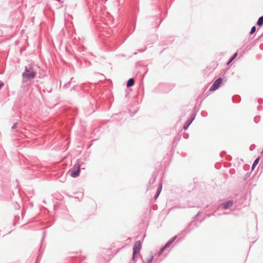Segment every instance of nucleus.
I'll use <instances>...</instances> for the list:
<instances>
[{
    "label": "nucleus",
    "instance_id": "obj_7",
    "mask_svg": "<svg viewBox=\"0 0 263 263\" xmlns=\"http://www.w3.org/2000/svg\"><path fill=\"white\" fill-rule=\"evenodd\" d=\"M134 83H135L134 80L133 79H130L127 81V87H129L132 86L133 85H134Z\"/></svg>",
    "mask_w": 263,
    "mask_h": 263
},
{
    "label": "nucleus",
    "instance_id": "obj_12",
    "mask_svg": "<svg viewBox=\"0 0 263 263\" xmlns=\"http://www.w3.org/2000/svg\"><path fill=\"white\" fill-rule=\"evenodd\" d=\"M193 120V119L192 120H191L190 121H189V122L186 123L184 125L183 128L184 129H186L189 127V126L190 125V124H191V123L192 122Z\"/></svg>",
    "mask_w": 263,
    "mask_h": 263
},
{
    "label": "nucleus",
    "instance_id": "obj_11",
    "mask_svg": "<svg viewBox=\"0 0 263 263\" xmlns=\"http://www.w3.org/2000/svg\"><path fill=\"white\" fill-rule=\"evenodd\" d=\"M176 238V237H174L172 239L169 240L167 243L165 245V247H169L172 243L175 240Z\"/></svg>",
    "mask_w": 263,
    "mask_h": 263
},
{
    "label": "nucleus",
    "instance_id": "obj_4",
    "mask_svg": "<svg viewBox=\"0 0 263 263\" xmlns=\"http://www.w3.org/2000/svg\"><path fill=\"white\" fill-rule=\"evenodd\" d=\"M222 79L221 78H218L217 79L214 83L213 84V85L211 86L210 88V91H215L216 90L219 86L222 84Z\"/></svg>",
    "mask_w": 263,
    "mask_h": 263
},
{
    "label": "nucleus",
    "instance_id": "obj_13",
    "mask_svg": "<svg viewBox=\"0 0 263 263\" xmlns=\"http://www.w3.org/2000/svg\"><path fill=\"white\" fill-rule=\"evenodd\" d=\"M237 53H235V54L233 56V57L231 59V60L228 63V64H229L237 56Z\"/></svg>",
    "mask_w": 263,
    "mask_h": 263
},
{
    "label": "nucleus",
    "instance_id": "obj_2",
    "mask_svg": "<svg viewBox=\"0 0 263 263\" xmlns=\"http://www.w3.org/2000/svg\"><path fill=\"white\" fill-rule=\"evenodd\" d=\"M141 249V242L139 240L137 241L133 247V259L134 260L136 254L140 253Z\"/></svg>",
    "mask_w": 263,
    "mask_h": 263
},
{
    "label": "nucleus",
    "instance_id": "obj_6",
    "mask_svg": "<svg viewBox=\"0 0 263 263\" xmlns=\"http://www.w3.org/2000/svg\"><path fill=\"white\" fill-rule=\"evenodd\" d=\"M153 256L152 255H148L147 257V258L143 259V263H151L153 260Z\"/></svg>",
    "mask_w": 263,
    "mask_h": 263
},
{
    "label": "nucleus",
    "instance_id": "obj_5",
    "mask_svg": "<svg viewBox=\"0 0 263 263\" xmlns=\"http://www.w3.org/2000/svg\"><path fill=\"white\" fill-rule=\"evenodd\" d=\"M232 205L233 202L232 201H228L225 203L221 204V206L224 209H227L232 206Z\"/></svg>",
    "mask_w": 263,
    "mask_h": 263
},
{
    "label": "nucleus",
    "instance_id": "obj_8",
    "mask_svg": "<svg viewBox=\"0 0 263 263\" xmlns=\"http://www.w3.org/2000/svg\"><path fill=\"white\" fill-rule=\"evenodd\" d=\"M161 190H162V185L160 184L157 190L156 195L155 197V199H156L158 197L159 195L160 194V193L161 192Z\"/></svg>",
    "mask_w": 263,
    "mask_h": 263
},
{
    "label": "nucleus",
    "instance_id": "obj_14",
    "mask_svg": "<svg viewBox=\"0 0 263 263\" xmlns=\"http://www.w3.org/2000/svg\"><path fill=\"white\" fill-rule=\"evenodd\" d=\"M166 248V247H165V246L163 247H162L161 249V250H160V252H159L158 255H160L162 254V253L165 250Z\"/></svg>",
    "mask_w": 263,
    "mask_h": 263
},
{
    "label": "nucleus",
    "instance_id": "obj_16",
    "mask_svg": "<svg viewBox=\"0 0 263 263\" xmlns=\"http://www.w3.org/2000/svg\"><path fill=\"white\" fill-rule=\"evenodd\" d=\"M4 86V83H2L0 84V89L2 88V87Z\"/></svg>",
    "mask_w": 263,
    "mask_h": 263
},
{
    "label": "nucleus",
    "instance_id": "obj_3",
    "mask_svg": "<svg viewBox=\"0 0 263 263\" xmlns=\"http://www.w3.org/2000/svg\"><path fill=\"white\" fill-rule=\"evenodd\" d=\"M80 171V165L78 164L77 166H74L73 168L69 171L70 176L73 178L76 177L79 175Z\"/></svg>",
    "mask_w": 263,
    "mask_h": 263
},
{
    "label": "nucleus",
    "instance_id": "obj_10",
    "mask_svg": "<svg viewBox=\"0 0 263 263\" xmlns=\"http://www.w3.org/2000/svg\"><path fill=\"white\" fill-rule=\"evenodd\" d=\"M257 24L259 26H261L263 24V16L259 18Z\"/></svg>",
    "mask_w": 263,
    "mask_h": 263
},
{
    "label": "nucleus",
    "instance_id": "obj_9",
    "mask_svg": "<svg viewBox=\"0 0 263 263\" xmlns=\"http://www.w3.org/2000/svg\"><path fill=\"white\" fill-rule=\"evenodd\" d=\"M259 159L260 158H257L254 162L253 164V165H252V170H253L254 169V167H255V166L256 165L258 164V162H259Z\"/></svg>",
    "mask_w": 263,
    "mask_h": 263
},
{
    "label": "nucleus",
    "instance_id": "obj_1",
    "mask_svg": "<svg viewBox=\"0 0 263 263\" xmlns=\"http://www.w3.org/2000/svg\"><path fill=\"white\" fill-rule=\"evenodd\" d=\"M36 76L35 71L30 69H26L25 71L22 74V77L24 80L26 81L30 79L34 78Z\"/></svg>",
    "mask_w": 263,
    "mask_h": 263
},
{
    "label": "nucleus",
    "instance_id": "obj_15",
    "mask_svg": "<svg viewBox=\"0 0 263 263\" xmlns=\"http://www.w3.org/2000/svg\"><path fill=\"white\" fill-rule=\"evenodd\" d=\"M256 31V27L255 26L253 27L251 29L250 34H252L253 33H254Z\"/></svg>",
    "mask_w": 263,
    "mask_h": 263
}]
</instances>
